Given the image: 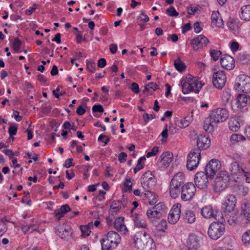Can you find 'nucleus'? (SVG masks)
<instances>
[{"label":"nucleus","mask_w":250,"mask_h":250,"mask_svg":"<svg viewBox=\"0 0 250 250\" xmlns=\"http://www.w3.org/2000/svg\"><path fill=\"white\" fill-rule=\"evenodd\" d=\"M134 244L136 250H155V245L152 239L146 232L136 235Z\"/></svg>","instance_id":"f257e3e1"},{"label":"nucleus","mask_w":250,"mask_h":250,"mask_svg":"<svg viewBox=\"0 0 250 250\" xmlns=\"http://www.w3.org/2000/svg\"><path fill=\"white\" fill-rule=\"evenodd\" d=\"M181 83L182 87V92L184 94H188L191 91L198 93L203 85L201 81L190 75H187L185 80L181 81Z\"/></svg>","instance_id":"f03ea898"},{"label":"nucleus","mask_w":250,"mask_h":250,"mask_svg":"<svg viewBox=\"0 0 250 250\" xmlns=\"http://www.w3.org/2000/svg\"><path fill=\"white\" fill-rule=\"evenodd\" d=\"M121 237L114 231H109L101 239L102 250H111L116 248L121 242Z\"/></svg>","instance_id":"7ed1b4c3"},{"label":"nucleus","mask_w":250,"mask_h":250,"mask_svg":"<svg viewBox=\"0 0 250 250\" xmlns=\"http://www.w3.org/2000/svg\"><path fill=\"white\" fill-rule=\"evenodd\" d=\"M234 89L238 92H250V77L245 75H239L235 81Z\"/></svg>","instance_id":"20e7f679"},{"label":"nucleus","mask_w":250,"mask_h":250,"mask_svg":"<svg viewBox=\"0 0 250 250\" xmlns=\"http://www.w3.org/2000/svg\"><path fill=\"white\" fill-rule=\"evenodd\" d=\"M229 181V176L226 171H221L218 173L215 178L214 189L220 192L225 189L228 186Z\"/></svg>","instance_id":"39448f33"},{"label":"nucleus","mask_w":250,"mask_h":250,"mask_svg":"<svg viewBox=\"0 0 250 250\" xmlns=\"http://www.w3.org/2000/svg\"><path fill=\"white\" fill-rule=\"evenodd\" d=\"M225 230L224 224L219 222H214L209 225L208 234L211 239L217 240L223 235Z\"/></svg>","instance_id":"423d86ee"},{"label":"nucleus","mask_w":250,"mask_h":250,"mask_svg":"<svg viewBox=\"0 0 250 250\" xmlns=\"http://www.w3.org/2000/svg\"><path fill=\"white\" fill-rule=\"evenodd\" d=\"M196 192V188L191 182H188L181 188V198L184 201H189L192 199Z\"/></svg>","instance_id":"0eeeda50"},{"label":"nucleus","mask_w":250,"mask_h":250,"mask_svg":"<svg viewBox=\"0 0 250 250\" xmlns=\"http://www.w3.org/2000/svg\"><path fill=\"white\" fill-rule=\"evenodd\" d=\"M201 159L200 151L196 148L193 149L189 153L187 161V167L189 170H193L199 165Z\"/></svg>","instance_id":"6e6552de"},{"label":"nucleus","mask_w":250,"mask_h":250,"mask_svg":"<svg viewBox=\"0 0 250 250\" xmlns=\"http://www.w3.org/2000/svg\"><path fill=\"white\" fill-rule=\"evenodd\" d=\"M229 115V112L226 108H218L212 110L209 116L214 123L218 124L226 121Z\"/></svg>","instance_id":"1a4fd4ad"},{"label":"nucleus","mask_w":250,"mask_h":250,"mask_svg":"<svg viewBox=\"0 0 250 250\" xmlns=\"http://www.w3.org/2000/svg\"><path fill=\"white\" fill-rule=\"evenodd\" d=\"M237 101L232 107H235L234 110L244 112L248 108L250 104V97L246 94H239L237 97Z\"/></svg>","instance_id":"9d476101"},{"label":"nucleus","mask_w":250,"mask_h":250,"mask_svg":"<svg viewBox=\"0 0 250 250\" xmlns=\"http://www.w3.org/2000/svg\"><path fill=\"white\" fill-rule=\"evenodd\" d=\"M156 183L155 176L150 171L146 172L143 175L141 180V184L145 189H151Z\"/></svg>","instance_id":"9b49d317"},{"label":"nucleus","mask_w":250,"mask_h":250,"mask_svg":"<svg viewBox=\"0 0 250 250\" xmlns=\"http://www.w3.org/2000/svg\"><path fill=\"white\" fill-rule=\"evenodd\" d=\"M236 201V197L234 195L228 194L226 196L222 203L225 213H230L234 210Z\"/></svg>","instance_id":"f8f14e48"},{"label":"nucleus","mask_w":250,"mask_h":250,"mask_svg":"<svg viewBox=\"0 0 250 250\" xmlns=\"http://www.w3.org/2000/svg\"><path fill=\"white\" fill-rule=\"evenodd\" d=\"M226 76L223 71H218L213 73L212 83L214 87L221 89L226 82Z\"/></svg>","instance_id":"ddd939ff"},{"label":"nucleus","mask_w":250,"mask_h":250,"mask_svg":"<svg viewBox=\"0 0 250 250\" xmlns=\"http://www.w3.org/2000/svg\"><path fill=\"white\" fill-rule=\"evenodd\" d=\"M209 176L203 172H197L194 177V183L196 186L200 189L207 188L208 185V178Z\"/></svg>","instance_id":"4468645a"},{"label":"nucleus","mask_w":250,"mask_h":250,"mask_svg":"<svg viewBox=\"0 0 250 250\" xmlns=\"http://www.w3.org/2000/svg\"><path fill=\"white\" fill-rule=\"evenodd\" d=\"M220 162L217 160L212 159L206 165L205 168V172L211 178L220 169Z\"/></svg>","instance_id":"2eb2a0df"},{"label":"nucleus","mask_w":250,"mask_h":250,"mask_svg":"<svg viewBox=\"0 0 250 250\" xmlns=\"http://www.w3.org/2000/svg\"><path fill=\"white\" fill-rule=\"evenodd\" d=\"M181 206L179 204H175L170 209L168 215L167 220L171 224L177 223L180 217Z\"/></svg>","instance_id":"dca6fc26"},{"label":"nucleus","mask_w":250,"mask_h":250,"mask_svg":"<svg viewBox=\"0 0 250 250\" xmlns=\"http://www.w3.org/2000/svg\"><path fill=\"white\" fill-rule=\"evenodd\" d=\"M173 160V154L170 151L164 152L160 157L159 165L162 169H166L169 167Z\"/></svg>","instance_id":"f3484780"},{"label":"nucleus","mask_w":250,"mask_h":250,"mask_svg":"<svg viewBox=\"0 0 250 250\" xmlns=\"http://www.w3.org/2000/svg\"><path fill=\"white\" fill-rule=\"evenodd\" d=\"M55 229L56 234L62 239L65 240L71 239L72 230L69 227L63 225L58 226Z\"/></svg>","instance_id":"a211bd4d"},{"label":"nucleus","mask_w":250,"mask_h":250,"mask_svg":"<svg viewBox=\"0 0 250 250\" xmlns=\"http://www.w3.org/2000/svg\"><path fill=\"white\" fill-rule=\"evenodd\" d=\"M186 244L188 250H197L200 246L199 237L195 234H189Z\"/></svg>","instance_id":"6ab92c4d"},{"label":"nucleus","mask_w":250,"mask_h":250,"mask_svg":"<svg viewBox=\"0 0 250 250\" xmlns=\"http://www.w3.org/2000/svg\"><path fill=\"white\" fill-rule=\"evenodd\" d=\"M210 140L208 136L199 135L197 137V146L199 151L207 149L210 146Z\"/></svg>","instance_id":"aec40b11"},{"label":"nucleus","mask_w":250,"mask_h":250,"mask_svg":"<svg viewBox=\"0 0 250 250\" xmlns=\"http://www.w3.org/2000/svg\"><path fill=\"white\" fill-rule=\"evenodd\" d=\"M209 42L208 40L204 35H200L191 40V44L194 50L206 46Z\"/></svg>","instance_id":"412c9836"},{"label":"nucleus","mask_w":250,"mask_h":250,"mask_svg":"<svg viewBox=\"0 0 250 250\" xmlns=\"http://www.w3.org/2000/svg\"><path fill=\"white\" fill-rule=\"evenodd\" d=\"M202 216L205 218H213L217 219V212L214 210L211 206H206L201 210Z\"/></svg>","instance_id":"4be33fe9"},{"label":"nucleus","mask_w":250,"mask_h":250,"mask_svg":"<svg viewBox=\"0 0 250 250\" xmlns=\"http://www.w3.org/2000/svg\"><path fill=\"white\" fill-rule=\"evenodd\" d=\"M241 209L240 217L245 218L247 221L250 222V201L244 200L242 202Z\"/></svg>","instance_id":"5701e85b"},{"label":"nucleus","mask_w":250,"mask_h":250,"mask_svg":"<svg viewBox=\"0 0 250 250\" xmlns=\"http://www.w3.org/2000/svg\"><path fill=\"white\" fill-rule=\"evenodd\" d=\"M229 170L231 175L239 176L243 175L244 169L242 165H240L237 162H232L229 167Z\"/></svg>","instance_id":"b1692460"},{"label":"nucleus","mask_w":250,"mask_h":250,"mask_svg":"<svg viewBox=\"0 0 250 250\" xmlns=\"http://www.w3.org/2000/svg\"><path fill=\"white\" fill-rule=\"evenodd\" d=\"M222 66L228 70H231L235 66V62L233 58L229 55H226L221 59Z\"/></svg>","instance_id":"393cba45"},{"label":"nucleus","mask_w":250,"mask_h":250,"mask_svg":"<svg viewBox=\"0 0 250 250\" xmlns=\"http://www.w3.org/2000/svg\"><path fill=\"white\" fill-rule=\"evenodd\" d=\"M132 219L134 222V226L138 228L146 229L147 224L145 219H144L141 215L134 214L132 215Z\"/></svg>","instance_id":"a878e982"},{"label":"nucleus","mask_w":250,"mask_h":250,"mask_svg":"<svg viewBox=\"0 0 250 250\" xmlns=\"http://www.w3.org/2000/svg\"><path fill=\"white\" fill-rule=\"evenodd\" d=\"M182 219L186 223H193L196 220V216L194 211L191 209L186 210L182 214Z\"/></svg>","instance_id":"bb28decb"},{"label":"nucleus","mask_w":250,"mask_h":250,"mask_svg":"<svg viewBox=\"0 0 250 250\" xmlns=\"http://www.w3.org/2000/svg\"><path fill=\"white\" fill-rule=\"evenodd\" d=\"M211 23L218 27H223L224 22L220 14L218 11H213L211 16Z\"/></svg>","instance_id":"cd10ccee"},{"label":"nucleus","mask_w":250,"mask_h":250,"mask_svg":"<svg viewBox=\"0 0 250 250\" xmlns=\"http://www.w3.org/2000/svg\"><path fill=\"white\" fill-rule=\"evenodd\" d=\"M217 125L218 124L214 123L209 116L204 121L203 128L206 131L211 133L214 131L215 128L217 127Z\"/></svg>","instance_id":"c85d7f7f"},{"label":"nucleus","mask_w":250,"mask_h":250,"mask_svg":"<svg viewBox=\"0 0 250 250\" xmlns=\"http://www.w3.org/2000/svg\"><path fill=\"white\" fill-rule=\"evenodd\" d=\"M182 187L175 185L170 182L168 191L170 197L175 199L179 197L180 193L181 192Z\"/></svg>","instance_id":"c756f323"},{"label":"nucleus","mask_w":250,"mask_h":250,"mask_svg":"<svg viewBox=\"0 0 250 250\" xmlns=\"http://www.w3.org/2000/svg\"><path fill=\"white\" fill-rule=\"evenodd\" d=\"M185 174L181 172H177L175 174L170 181V183L175 185L182 187L185 182Z\"/></svg>","instance_id":"7c9ffc66"},{"label":"nucleus","mask_w":250,"mask_h":250,"mask_svg":"<svg viewBox=\"0 0 250 250\" xmlns=\"http://www.w3.org/2000/svg\"><path fill=\"white\" fill-rule=\"evenodd\" d=\"M70 211V208L67 204L61 206V208L56 209L54 211V215L56 217L57 221H59L61 218L67 212Z\"/></svg>","instance_id":"2f4dec72"},{"label":"nucleus","mask_w":250,"mask_h":250,"mask_svg":"<svg viewBox=\"0 0 250 250\" xmlns=\"http://www.w3.org/2000/svg\"><path fill=\"white\" fill-rule=\"evenodd\" d=\"M114 227L118 231L125 233L127 231L126 226L124 223V218L120 217L114 221Z\"/></svg>","instance_id":"473e14b6"},{"label":"nucleus","mask_w":250,"mask_h":250,"mask_svg":"<svg viewBox=\"0 0 250 250\" xmlns=\"http://www.w3.org/2000/svg\"><path fill=\"white\" fill-rule=\"evenodd\" d=\"M241 10V18L244 21H250V5L243 6Z\"/></svg>","instance_id":"72a5a7b5"},{"label":"nucleus","mask_w":250,"mask_h":250,"mask_svg":"<svg viewBox=\"0 0 250 250\" xmlns=\"http://www.w3.org/2000/svg\"><path fill=\"white\" fill-rule=\"evenodd\" d=\"M146 214L148 219L151 222H156L161 217V216L152 208L147 209Z\"/></svg>","instance_id":"f704fd0d"},{"label":"nucleus","mask_w":250,"mask_h":250,"mask_svg":"<svg viewBox=\"0 0 250 250\" xmlns=\"http://www.w3.org/2000/svg\"><path fill=\"white\" fill-rule=\"evenodd\" d=\"M144 195L148 199L150 205H153L157 201L156 195L152 193L150 189H146L144 193Z\"/></svg>","instance_id":"c9c22d12"},{"label":"nucleus","mask_w":250,"mask_h":250,"mask_svg":"<svg viewBox=\"0 0 250 250\" xmlns=\"http://www.w3.org/2000/svg\"><path fill=\"white\" fill-rule=\"evenodd\" d=\"M235 191L239 194L246 196L247 195L249 191V188L247 187L244 186L242 185H236L234 186Z\"/></svg>","instance_id":"e433bc0d"},{"label":"nucleus","mask_w":250,"mask_h":250,"mask_svg":"<svg viewBox=\"0 0 250 250\" xmlns=\"http://www.w3.org/2000/svg\"><path fill=\"white\" fill-rule=\"evenodd\" d=\"M159 88V86L155 83L150 82L147 85L145 86L144 89L143 90V93L146 92H149L152 94L153 92Z\"/></svg>","instance_id":"4c0bfd02"},{"label":"nucleus","mask_w":250,"mask_h":250,"mask_svg":"<svg viewBox=\"0 0 250 250\" xmlns=\"http://www.w3.org/2000/svg\"><path fill=\"white\" fill-rule=\"evenodd\" d=\"M229 126L231 130L236 131L239 129L240 124L236 119L232 118L229 121Z\"/></svg>","instance_id":"58836bf2"},{"label":"nucleus","mask_w":250,"mask_h":250,"mask_svg":"<svg viewBox=\"0 0 250 250\" xmlns=\"http://www.w3.org/2000/svg\"><path fill=\"white\" fill-rule=\"evenodd\" d=\"M246 140V138L241 134L234 133L233 134L230 138V141L232 144H235L241 141Z\"/></svg>","instance_id":"ea45409f"},{"label":"nucleus","mask_w":250,"mask_h":250,"mask_svg":"<svg viewBox=\"0 0 250 250\" xmlns=\"http://www.w3.org/2000/svg\"><path fill=\"white\" fill-rule=\"evenodd\" d=\"M123 203L119 201H113L110 206L109 211L110 212L115 213L118 212L121 208Z\"/></svg>","instance_id":"a19ab883"},{"label":"nucleus","mask_w":250,"mask_h":250,"mask_svg":"<svg viewBox=\"0 0 250 250\" xmlns=\"http://www.w3.org/2000/svg\"><path fill=\"white\" fill-rule=\"evenodd\" d=\"M225 216L227 219L228 222L230 225H232L234 223H236L238 221V217L237 214L233 212L232 211L230 213H226Z\"/></svg>","instance_id":"79ce46f5"},{"label":"nucleus","mask_w":250,"mask_h":250,"mask_svg":"<svg viewBox=\"0 0 250 250\" xmlns=\"http://www.w3.org/2000/svg\"><path fill=\"white\" fill-rule=\"evenodd\" d=\"M174 65L175 68L179 72L183 71L186 68L185 63L180 60V58H178L174 61Z\"/></svg>","instance_id":"37998d69"},{"label":"nucleus","mask_w":250,"mask_h":250,"mask_svg":"<svg viewBox=\"0 0 250 250\" xmlns=\"http://www.w3.org/2000/svg\"><path fill=\"white\" fill-rule=\"evenodd\" d=\"M192 121V116L188 115L181 120L180 122L179 127L181 128H185L188 126Z\"/></svg>","instance_id":"c03bdc74"},{"label":"nucleus","mask_w":250,"mask_h":250,"mask_svg":"<svg viewBox=\"0 0 250 250\" xmlns=\"http://www.w3.org/2000/svg\"><path fill=\"white\" fill-rule=\"evenodd\" d=\"M152 208L162 216V213L165 211L167 208L163 203L160 202Z\"/></svg>","instance_id":"a18cd8bd"},{"label":"nucleus","mask_w":250,"mask_h":250,"mask_svg":"<svg viewBox=\"0 0 250 250\" xmlns=\"http://www.w3.org/2000/svg\"><path fill=\"white\" fill-rule=\"evenodd\" d=\"M222 98L224 103H228L231 98L230 90L229 89H225L223 92Z\"/></svg>","instance_id":"49530a36"},{"label":"nucleus","mask_w":250,"mask_h":250,"mask_svg":"<svg viewBox=\"0 0 250 250\" xmlns=\"http://www.w3.org/2000/svg\"><path fill=\"white\" fill-rule=\"evenodd\" d=\"M242 241L246 246H250V230L247 231L242 235Z\"/></svg>","instance_id":"de8ad7c7"},{"label":"nucleus","mask_w":250,"mask_h":250,"mask_svg":"<svg viewBox=\"0 0 250 250\" xmlns=\"http://www.w3.org/2000/svg\"><path fill=\"white\" fill-rule=\"evenodd\" d=\"M227 24L229 29L231 30H235L238 26L236 21L232 18L229 19Z\"/></svg>","instance_id":"09e8293b"},{"label":"nucleus","mask_w":250,"mask_h":250,"mask_svg":"<svg viewBox=\"0 0 250 250\" xmlns=\"http://www.w3.org/2000/svg\"><path fill=\"white\" fill-rule=\"evenodd\" d=\"M210 55L212 60L216 61L221 55V52L219 50H211L210 51Z\"/></svg>","instance_id":"8fccbe9b"},{"label":"nucleus","mask_w":250,"mask_h":250,"mask_svg":"<svg viewBox=\"0 0 250 250\" xmlns=\"http://www.w3.org/2000/svg\"><path fill=\"white\" fill-rule=\"evenodd\" d=\"M17 127L16 125H11L8 129V133L10 135V138H11L12 140L14 139L13 135H15L17 133Z\"/></svg>","instance_id":"3c124183"},{"label":"nucleus","mask_w":250,"mask_h":250,"mask_svg":"<svg viewBox=\"0 0 250 250\" xmlns=\"http://www.w3.org/2000/svg\"><path fill=\"white\" fill-rule=\"evenodd\" d=\"M132 183L130 179H126L124 183V191H130L132 189Z\"/></svg>","instance_id":"603ef678"},{"label":"nucleus","mask_w":250,"mask_h":250,"mask_svg":"<svg viewBox=\"0 0 250 250\" xmlns=\"http://www.w3.org/2000/svg\"><path fill=\"white\" fill-rule=\"evenodd\" d=\"M81 230L82 231L81 236L83 237H85L89 235L91 231L89 230V228L85 226L81 227Z\"/></svg>","instance_id":"864d4df0"},{"label":"nucleus","mask_w":250,"mask_h":250,"mask_svg":"<svg viewBox=\"0 0 250 250\" xmlns=\"http://www.w3.org/2000/svg\"><path fill=\"white\" fill-rule=\"evenodd\" d=\"M21 41L19 39V38H16L14 39L13 44V48L15 51H18L21 47Z\"/></svg>","instance_id":"5fc2aeb1"},{"label":"nucleus","mask_w":250,"mask_h":250,"mask_svg":"<svg viewBox=\"0 0 250 250\" xmlns=\"http://www.w3.org/2000/svg\"><path fill=\"white\" fill-rule=\"evenodd\" d=\"M159 151V147L158 146L153 147L152 149L147 153L146 156L147 158L155 156Z\"/></svg>","instance_id":"6e6d98bb"},{"label":"nucleus","mask_w":250,"mask_h":250,"mask_svg":"<svg viewBox=\"0 0 250 250\" xmlns=\"http://www.w3.org/2000/svg\"><path fill=\"white\" fill-rule=\"evenodd\" d=\"M167 14L169 16L176 17L179 15V13L176 11L173 7H171L167 9Z\"/></svg>","instance_id":"4d7b16f0"},{"label":"nucleus","mask_w":250,"mask_h":250,"mask_svg":"<svg viewBox=\"0 0 250 250\" xmlns=\"http://www.w3.org/2000/svg\"><path fill=\"white\" fill-rule=\"evenodd\" d=\"M143 119L144 122L146 123H147L149 120L154 119L155 118V114H148L147 113H144L143 115Z\"/></svg>","instance_id":"13d9d810"},{"label":"nucleus","mask_w":250,"mask_h":250,"mask_svg":"<svg viewBox=\"0 0 250 250\" xmlns=\"http://www.w3.org/2000/svg\"><path fill=\"white\" fill-rule=\"evenodd\" d=\"M96 64L94 62H89L87 63V69L91 73H94L95 71Z\"/></svg>","instance_id":"bf43d9fd"},{"label":"nucleus","mask_w":250,"mask_h":250,"mask_svg":"<svg viewBox=\"0 0 250 250\" xmlns=\"http://www.w3.org/2000/svg\"><path fill=\"white\" fill-rule=\"evenodd\" d=\"M93 112H103L104 108L101 104H95L92 107Z\"/></svg>","instance_id":"052dcab7"},{"label":"nucleus","mask_w":250,"mask_h":250,"mask_svg":"<svg viewBox=\"0 0 250 250\" xmlns=\"http://www.w3.org/2000/svg\"><path fill=\"white\" fill-rule=\"evenodd\" d=\"M98 141H101L106 145L109 142L110 139L108 136L101 134L98 138Z\"/></svg>","instance_id":"680f3d73"},{"label":"nucleus","mask_w":250,"mask_h":250,"mask_svg":"<svg viewBox=\"0 0 250 250\" xmlns=\"http://www.w3.org/2000/svg\"><path fill=\"white\" fill-rule=\"evenodd\" d=\"M131 89L133 92H134L136 94H137L140 92L139 85L136 83H132Z\"/></svg>","instance_id":"e2e57ef3"},{"label":"nucleus","mask_w":250,"mask_h":250,"mask_svg":"<svg viewBox=\"0 0 250 250\" xmlns=\"http://www.w3.org/2000/svg\"><path fill=\"white\" fill-rule=\"evenodd\" d=\"M139 19H140V21L144 22H147L149 20V17L146 15L143 11L141 12V13L139 17Z\"/></svg>","instance_id":"0e129e2a"},{"label":"nucleus","mask_w":250,"mask_h":250,"mask_svg":"<svg viewBox=\"0 0 250 250\" xmlns=\"http://www.w3.org/2000/svg\"><path fill=\"white\" fill-rule=\"evenodd\" d=\"M127 154L125 152H121L118 156V159L120 163H124L126 161Z\"/></svg>","instance_id":"69168bd1"},{"label":"nucleus","mask_w":250,"mask_h":250,"mask_svg":"<svg viewBox=\"0 0 250 250\" xmlns=\"http://www.w3.org/2000/svg\"><path fill=\"white\" fill-rule=\"evenodd\" d=\"M239 45L238 42H233L230 45V48L232 51L235 52L239 49Z\"/></svg>","instance_id":"338daca9"},{"label":"nucleus","mask_w":250,"mask_h":250,"mask_svg":"<svg viewBox=\"0 0 250 250\" xmlns=\"http://www.w3.org/2000/svg\"><path fill=\"white\" fill-rule=\"evenodd\" d=\"M193 28L194 32L196 33L200 32L202 30V27H201L200 26V23L198 21H197L194 23L193 25Z\"/></svg>","instance_id":"774afa93"}]
</instances>
